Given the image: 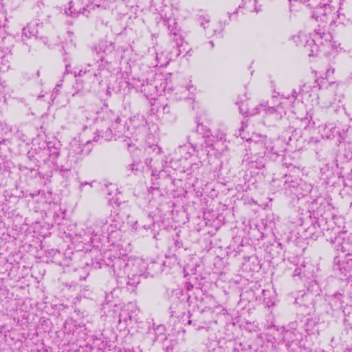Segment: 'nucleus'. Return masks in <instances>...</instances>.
Returning a JSON list of instances; mask_svg holds the SVG:
<instances>
[{
  "mask_svg": "<svg viewBox=\"0 0 352 352\" xmlns=\"http://www.w3.org/2000/svg\"><path fill=\"white\" fill-rule=\"evenodd\" d=\"M334 0H310V8L314 9L312 17L324 27H332L345 23V17L339 13V8Z\"/></svg>",
  "mask_w": 352,
  "mask_h": 352,
  "instance_id": "f257e3e1",
  "label": "nucleus"
},
{
  "mask_svg": "<svg viewBox=\"0 0 352 352\" xmlns=\"http://www.w3.org/2000/svg\"><path fill=\"white\" fill-rule=\"evenodd\" d=\"M311 42L313 47H311L309 56L314 55L319 51L329 55L339 45L336 41H333V36L329 32H326L320 29L315 30L311 34Z\"/></svg>",
  "mask_w": 352,
  "mask_h": 352,
  "instance_id": "f03ea898",
  "label": "nucleus"
},
{
  "mask_svg": "<svg viewBox=\"0 0 352 352\" xmlns=\"http://www.w3.org/2000/svg\"><path fill=\"white\" fill-rule=\"evenodd\" d=\"M249 142V149L251 153L258 157H263L269 151H272L271 142L266 136L256 135L247 140Z\"/></svg>",
  "mask_w": 352,
  "mask_h": 352,
  "instance_id": "7ed1b4c3",
  "label": "nucleus"
},
{
  "mask_svg": "<svg viewBox=\"0 0 352 352\" xmlns=\"http://www.w3.org/2000/svg\"><path fill=\"white\" fill-rule=\"evenodd\" d=\"M104 118L108 122L109 126L105 131L100 130L98 132L99 135L105 140H111L113 138L112 129H116V126L120 122V118L113 111L107 109L104 111Z\"/></svg>",
  "mask_w": 352,
  "mask_h": 352,
  "instance_id": "20e7f679",
  "label": "nucleus"
},
{
  "mask_svg": "<svg viewBox=\"0 0 352 352\" xmlns=\"http://www.w3.org/2000/svg\"><path fill=\"white\" fill-rule=\"evenodd\" d=\"M296 97L297 94L296 91H294L291 99L283 98L277 105L265 109V114H276L277 118H282V116L286 113V109L289 108L291 104L296 100Z\"/></svg>",
  "mask_w": 352,
  "mask_h": 352,
  "instance_id": "39448f33",
  "label": "nucleus"
},
{
  "mask_svg": "<svg viewBox=\"0 0 352 352\" xmlns=\"http://www.w3.org/2000/svg\"><path fill=\"white\" fill-rule=\"evenodd\" d=\"M292 39L297 46L305 47L309 54H310L311 47H313L311 34L301 31L298 34L294 35Z\"/></svg>",
  "mask_w": 352,
  "mask_h": 352,
  "instance_id": "423d86ee",
  "label": "nucleus"
},
{
  "mask_svg": "<svg viewBox=\"0 0 352 352\" xmlns=\"http://www.w3.org/2000/svg\"><path fill=\"white\" fill-rule=\"evenodd\" d=\"M226 140L223 138L219 140H216L213 144H210L207 141L206 151L208 155L219 157L223 152L226 150L227 146L225 144Z\"/></svg>",
  "mask_w": 352,
  "mask_h": 352,
  "instance_id": "0eeeda50",
  "label": "nucleus"
},
{
  "mask_svg": "<svg viewBox=\"0 0 352 352\" xmlns=\"http://www.w3.org/2000/svg\"><path fill=\"white\" fill-rule=\"evenodd\" d=\"M85 7L78 0H72L69 3V8L65 9V14L71 16H76L83 13Z\"/></svg>",
  "mask_w": 352,
  "mask_h": 352,
  "instance_id": "6e6552de",
  "label": "nucleus"
},
{
  "mask_svg": "<svg viewBox=\"0 0 352 352\" xmlns=\"http://www.w3.org/2000/svg\"><path fill=\"white\" fill-rule=\"evenodd\" d=\"M173 56L174 55L172 54V53H169L166 51L161 53H157L156 60L157 61V65L160 67L166 66L173 59Z\"/></svg>",
  "mask_w": 352,
  "mask_h": 352,
  "instance_id": "1a4fd4ad",
  "label": "nucleus"
},
{
  "mask_svg": "<svg viewBox=\"0 0 352 352\" xmlns=\"http://www.w3.org/2000/svg\"><path fill=\"white\" fill-rule=\"evenodd\" d=\"M176 44L177 47V52L175 54V56H178L182 54H187L191 50L188 43L185 42L182 38H179V40L177 39Z\"/></svg>",
  "mask_w": 352,
  "mask_h": 352,
  "instance_id": "9d476101",
  "label": "nucleus"
},
{
  "mask_svg": "<svg viewBox=\"0 0 352 352\" xmlns=\"http://www.w3.org/2000/svg\"><path fill=\"white\" fill-rule=\"evenodd\" d=\"M38 33L37 25L28 24L23 29V36L28 38L36 36Z\"/></svg>",
  "mask_w": 352,
  "mask_h": 352,
  "instance_id": "9b49d317",
  "label": "nucleus"
},
{
  "mask_svg": "<svg viewBox=\"0 0 352 352\" xmlns=\"http://www.w3.org/2000/svg\"><path fill=\"white\" fill-rule=\"evenodd\" d=\"M265 103H261L248 109V113L249 116H255L264 112L265 113V109H268Z\"/></svg>",
  "mask_w": 352,
  "mask_h": 352,
  "instance_id": "f8f14e48",
  "label": "nucleus"
},
{
  "mask_svg": "<svg viewBox=\"0 0 352 352\" xmlns=\"http://www.w3.org/2000/svg\"><path fill=\"white\" fill-rule=\"evenodd\" d=\"M336 129V125L332 123H328L325 124L324 132L322 135H324L327 139L332 138L334 137V131Z\"/></svg>",
  "mask_w": 352,
  "mask_h": 352,
  "instance_id": "ddd939ff",
  "label": "nucleus"
},
{
  "mask_svg": "<svg viewBox=\"0 0 352 352\" xmlns=\"http://www.w3.org/2000/svg\"><path fill=\"white\" fill-rule=\"evenodd\" d=\"M244 6L246 7L247 9L250 10H254L258 12V9L256 6V0H243Z\"/></svg>",
  "mask_w": 352,
  "mask_h": 352,
  "instance_id": "4468645a",
  "label": "nucleus"
},
{
  "mask_svg": "<svg viewBox=\"0 0 352 352\" xmlns=\"http://www.w3.org/2000/svg\"><path fill=\"white\" fill-rule=\"evenodd\" d=\"M334 73H335V69L331 67H329L326 70V72H325V74H324L325 75V78L327 80H332V76H333Z\"/></svg>",
  "mask_w": 352,
  "mask_h": 352,
  "instance_id": "2eb2a0df",
  "label": "nucleus"
},
{
  "mask_svg": "<svg viewBox=\"0 0 352 352\" xmlns=\"http://www.w3.org/2000/svg\"><path fill=\"white\" fill-rule=\"evenodd\" d=\"M135 120H140L141 121V122L143 124L144 122V118L143 116H138V117H134L131 120V122H134L135 121Z\"/></svg>",
  "mask_w": 352,
  "mask_h": 352,
  "instance_id": "dca6fc26",
  "label": "nucleus"
},
{
  "mask_svg": "<svg viewBox=\"0 0 352 352\" xmlns=\"http://www.w3.org/2000/svg\"><path fill=\"white\" fill-rule=\"evenodd\" d=\"M153 147V151H155L157 154H160L161 153V148L158 147L157 145H155Z\"/></svg>",
  "mask_w": 352,
  "mask_h": 352,
  "instance_id": "f3484780",
  "label": "nucleus"
},
{
  "mask_svg": "<svg viewBox=\"0 0 352 352\" xmlns=\"http://www.w3.org/2000/svg\"><path fill=\"white\" fill-rule=\"evenodd\" d=\"M209 23V21H205V22L204 23H201V25H203L204 28H206V24L208 25Z\"/></svg>",
  "mask_w": 352,
  "mask_h": 352,
  "instance_id": "a211bd4d",
  "label": "nucleus"
},
{
  "mask_svg": "<svg viewBox=\"0 0 352 352\" xmlns=\"http://www.w3.org/2000/svg\"><path fill=\"white\" fill-rule=\"evenodd\" d=\"M187 151V148L186 146L180 148V152H185Z\"/></svg>",
  "mask_w": 352,
  "mask_h": 352,
  "instance_id": "6ab92c4d",
  "label": "nucleus"
}]
</instances>
